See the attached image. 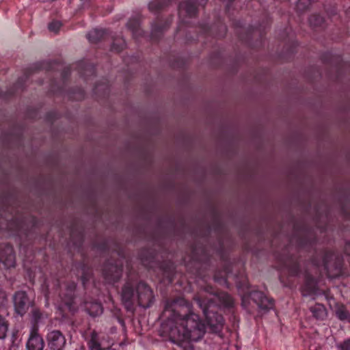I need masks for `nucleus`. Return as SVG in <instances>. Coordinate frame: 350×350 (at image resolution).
I'll use <instances>...</instances> for the list:
<instances>
[{
    "label": "nucleus",
    "instance_id": "nucleus-13",
    "mask_svg": "<svg viewBox=\"0 0 350 350\" xmlns=\"http://www.w3.org/2000/svg\"><path fill=\"white\" fill-rule=\"evenodd\" d=\"M31 317V327L30 329L36 328V330H39L38 323L40 320L43 318V313L38 308H33L30 313Z\"/></svg>",
    "mask_w": 350,
    "mask_h": 350
},
{
    "label": "nucleus",
    "instance_id": "nucleus-17",
    "mask_svg": "<svg viewBox=\"0 0 350 350\" xmlns=\"http://www.w3.org/2000/svg\"><path fill=\"white\" fill-rule=\"evenodd\" d=\"M104 36L103 30L94 29L87 35L88 39L92 43H96L100 41Z\"/></svg>",
    "mask_w": 350,
    "mask_h": 350
},
{
    "label": "nucleus",
    "instance_id": "nucleus-23",
    "mask_svg": "<svg viewBox=\"0 0 350 350\" xmlns=\"http://www.w3.org/2000/svg\"><path fill=\"white\" fill-rule=\"evenodd\" d=\"M62 27V23L58 21H53L49 24L48 28L50 31L57 33Z\"/></svg>",
    "mask_w": 350,
    "mask_h": 350
},
{
    "label": "nucleus",
    "instance_id": "nucleus-7",
    "mask_svg": "<svg viewBox=\"0 0 350 350\" xmlns=\"http://www.w3.org/2000/svg\"><path fill=\"white\" fill-rule=\"evenodd\" d=\"M134 284L127 282L122 287L121 292L122 301L127 310H133L137 301V297L134 294Z\"/></svg>",
    "mask_w": 350,
    "mask_h": 350
},
{
    "label": "nucleus",
    "instance_id": "nucleus-28",
    "mask_svg": "<svg viewBox=\"0 0 350 350\" xmlns=\"http://www.w3.org/2000/svg\"><path fill=\"white\" fill-rule=\"evenodd\" d=\"M291 271L293 273H297V265L296 264H295L293 267V268L291 269Z\"/></svg>",
    "mask_w": 350,
    "mask_h": 350
},
{
    "label": "nucleus",
    "instance_id": "nucleus-32",
    "mask_svg": "<svg viewBox=\"0 0 350 350\" xmlns=\"http://www.w3.org/2000/svg\"><path fill=\"white\" fill-rule=\"evenodd\" d=\"M88 280V278L85 276L82 277V281L83 284H85V281Z\"/></svg>",
    "mask_w": 350,
    "mask_h": 350
},
{
    "label": "nucleus",
    "instance_id": "nucleus-9",
    "mask_svg": "<svg viewBox=\"0 0 350 350\" xmlns=\"http://www.w3.org/2000/svg\"><path fill=\"white\" fill-rule=\"evenodd\" d=\"M44 341L36 328L29 329V335L26 343L27 350H43Z\"/></svg>",
    "mask_w": 350,
    "mask_h": 350
},
{
    "label": "nucleus",
    "instance_id": "nucleus-19",
    "mask_svg": "<svg viewBox=\"0 0 350 350\" xmlns=\"http://www.w3.org/2000/svg\"><path fill=\"white\" fill-rule=\"evenodd\" d=\"M87 309L91 316H97L103 312V307L99 303H92Z\"/></svg>",
    "mask_w": 350,
    "mask_h": 350
},
{
    "label": "nucleus",
    "instance_id": "nucleus-18",
    "mask_svg": "<svg viewBox=\"0 0 350 350\" xmlns=\"http://www.w3.org/2000/svg\"><path fill=\"white\" fill-rule=\"evenodd\" d=\"M336 317L342 321L347 320L350 318L349 312L343 305H340L337 307L336 310Z\"/></svg>",
    "mask_w": 350,
    "mask_h": 350
},
{
    "label": "nucleus",
    "instance_id": "nucleus-11",
    "mask_svg": "<svg viewBox=\"0 0 350 350\" xmlns=\"http://www.w3.org/2000/svg\"><path fill=\"white\" fill-rule=\"evenodd\" d=\"M251 299L261 309H270L273 306V299L266 297L260 291H254L250 293Z\"/></svg>",
    "mask_w": 350,
    "mask_h": 350
},
{
    "label": "nucleus",
    "instance_id": "nucleus-27",
    "mask_svg": "<svg viewBox=\"0 0 350 350\" xmlns=\"http://www.w3.org/2000/svg\"><path fill=\"white\" fill-rule=\"evenodd\" d=\"M345 252L350 256V241L345 246Z\"/></svg>",
    "mask_w": 350,
    "mask_h": 350
},
{
    "label": "nucleus",
    "instance_id": "nucleus-30",
    "mask_svg": "<svg viewBox=\"0 0 350 350\" xmlns=\"http://www.w3.org/2000/svg\"><path fill=\"white\" fill-rule=\"evenodd\" d=\"M323 265L325 267V269H327V259L326 258H325L323 259Z\"/></svg>",
    "mask_w": 350,
    "mask_h": 350
},
{
    "label": "nucleus",
    "instance_id": "nucleus-29",
    "mask_svg": "<svg viewBox=\"0 0 350 350\" xmlns=\"http://www.w3.org/2000/svg\"><path fill=\"white\" fill-rule=\"evenodd\" d=\"M17 332L13 333L12 338V342L14 343L15 339L16 338Z\"/></svg>",
    "mask_w": 350,
    "mask_h": 350
},
{
    "label": "nucleus",
    "instance_id": "nucleus-15",
    "mask_svg": "<svg viewBox=\"0 0 350 350\" xmlns=\"http://www.w3.org/2000/svg\"><path fill=\"white\" fill-rule=\"evenodd\" d=\"M127 27L133 35L136 36L142 35V31L139 29V19L138 18H131L127 23Z\"/></svg>",
    "mask_w": 350,
    "mask_h": 350
},
{
    "label": "nucleus",
    "instance_id": "nucleus-21",
    "mask_svg": "<svg viewBox=\"0 0 350 350\" xmlns=\"http://www.w3.org/2000/svg\"><path fill=\"white\" fill-rule=\"evenodd\" d=\"M165 5L166 4L161 0H153L149 3L148 8L151 12H157L163 9Z\"/></svg>",
    "mask_w": 350,
    "mask_h": 350
},
{
    "label": "nucleus",
    "instance_id": "nucleus-1",
    "mask_svg": "<svg viewBox=\"0 0 350 350\" xmlns=\"http://www.w3.org/2000/svg\"><path fill=\"white\" fill-rule=\"evenodd\" d=\"M165 311L170 312L173 323L167 331L174 342L198 341L206 332V325L200 317L192 312L191 305L183 297L167 301Z\"/></svg>",
    "mask_w": 350,
    "mask_h": 350
},
{
    "label": "nucleus",
    "instance_id": "nucleus-2",
    "mask_svg": "<svg viewBox=\"0 0 350 350\" xmlns=\"http://www.w3.org/2000/svg\"><path fill=\"white\" fill-rule=\"evenodd\" d=\"M194 300L202 310L211 332L221 331L224 320L223 317L215 311L214 304L218 301L226 307H231L234 304L232 297L224 292L215 293L212 287L207 286L194 297Z\"/></svg>",
    "mask_w": 350,
    "mask_h": 350
},
{
    "label": "nucleus",
    "instance_id": "nucleus-25",
    "mask_svg": "<svg viewBox=\"0 0 350 350\" xmlns=\"http://www.w3.org/2000/svg\"><path fill=\"white\" fill-rule=\"evenodd\" d=\"M125 46L124 42L121 41L120 46H116V44L115 43L112 45V50H114L117 52H120Z\"/></svg>",
    "mask_w": 350,
    "mask_h": 350
},
{
    "label": "nucleus",
    "instance_id": "nucleus-24",
    "mask_svg": "<svg viewBox=\"0 0 350 350\" xmlns=\"http://www.w3.org/2000/svg\"><path fill=\"white\" fill-rule=\"evenodd\" d=\"M340 347L342 350H350V338L344 340Z\"/></svg>",
    "mask_w": 350,
    "mask_h": 350
},
{
    "label": "nucleus",
    "instance_id": "nucleus-12",
    "mask_svg": "<svg viewBox=\"0 0 350 350\" xmlns=\"http://www.w3.org/2000/svg\"><path fill=\"white\" fill-rule=\"evenodd\" d=\"M179 10L180 12L185 11L189 16H195L197 12L196 3L193 0H187L180 4Z\"/></svg>",
    "mask_w": 350,
    "mask_h": 350
},
{
    "label": "nucleus",
    "instance_id": "nucleus-3",
    "mask_svg": "<svg viewBox=\"0 0 350 350\" xmlns=\"http://www.w3.org/2000/svg\"><path fill=\"white\" fill-rule=\"evenodd\" d=\"M14 312L19 316H24L33 304L23 291L15 292L12 297Z\"/></svg>",
    "mask_w": 350,
    "mask_h": 350
},
{
    "label": "nucleus",
    "instance_id": "nucleus-10",
    "mask_svg": "<svg viewBox=\"0 0 350 350\" xmlns=\"http://www.w3.org/2000/svg\"><path fill=\"white\" fill-rule=\"evenodd\" d=\"M122 265L107 264L103 269V275L108 282H117L122 276Z\"/></svg>",
    "mask_w": 350,
    "mask_h": 350
},
{
    "label": "nucleus",
    "instance_id": "nucleus-6",
    "mask_svg": "<svg viewBox=\"0 0 350 350\" xmlns=\"http://www.w3.org/2000/svg\"><path fill=\"white\" fill-rule=\"evenodd\" d=\"M49 348L51 350H63L66 344V339L59 330H52L46 336Z\"/></svg>",
    "mask_w": 350,
    "mask_h": 350
},
{
    "label": "nucleus",
    "instance_id": "nucleus-5",
    "mask_svg": "<svg viewBox=\"0 0 350 350\" xmlns=\"http://www.w3.org/2000/svg\"><path fill=\"white\" fill-rule=\"evenodd\" d=\"M137 301L143 308H148L153 302L154 296L151 288L145 283L139 282L136 287Z\"/></svg>",
    "mask_w": 350,
    "mask_h": 350
},
{
    "label": "nucleus",
    "instance_id": "nucleus-22",
    "mask_svg": "<svg viewBox=\"0 0 350 350\" xmlns=\"http://www.w3.org/2000/svg\"><path fill=\"white\" fill-rule=\"evenodd\" d=\"M311 5V0H299L296 4V9L298 12H304Z\"/></svg>",
    "mask_w": 350,
    "mask_h": 350
},
{
    "label": "nucleus",
    "instance_id": "nucleus-4",
    "mask_svg": "<svg viewBox=\"0 0 350 350\" xmlns=\"http://www.w3.org/2000/svg\"><path fill=\"white\" fill-rule=\"evenodd\" d=\"M75 288V283L73 282H68L63 284L59 293V296L63 303L70 312H74L76 310L74 306Z\"/></svg>",
    "mask_w": 350,
    "mask_h": 350
},
{
    "label": "nucleus",
    "instance_id": "nucleus-33",
    "mask_svg": "<svg viewBox=\"0 0 350 350\" xmlns=\"http://www.w3.org/2000/svg\"><path fill=\"white\" fill-rule=\"evenodd\" d=\"M284 267H288L289 265L287 262H285L284 265Z\"/></svg>",
    "mask_w": 350,
    "mask_h": 350
},
{
    "label": "nucleus",
    "instance_id": "nucleus-8",
    "mask_svg": "<svg viewBox=\"0 0 350 350\" xmlns=\"http://www.w3.org/2000/svg\"><path fill=\"white\" fill-rule=\"evenodd\" d=\"M111 344L109 340H105L104 335L100 336L95 330L91 332L90 338L88 342L90 350H106Z\"/></svg>",
    "mask_w": 350,
    "mask_h": 350
},
{
    "label": "nucleus",
    "instance_id": "nucleus-16",
    "mask_svg": "<svg viewBox=\"0 0 350 350\" xmlns=\"http://www.w3.org/2000/svg\"><path fill=\"white\" fill-rule=\"evenodd\" d=\"M310 311L317 319H323L326 315V310L321 304H316L310 308Z\"/></svg>",
    "mask_w": 350,
    "mask_h": 350
},
{
    "label": "nucleus",
    "instance_id": "nucleus-20",
    "mask_svg": "<svg viewBox=\"0 0 350 350\" xmlns=\"http://www.w3.org/2000/svg\"><path fill=\"white\" fill-rule=\"evenodd\" d=\"M324 23V19L320 15L314 14L309 18L310 26L314 27H321Z\"/></svg>",
    "mask_w": 350,
    "mask_h": 350
},
{
    "label": "nucleus",
    "instance_id": "nucleus-26",
    "mask_svg": "<svg viewBox=\"0 0 350 350\" xmlns=\"http://www.w3.org/2000/svg\"><path fill=\"white\" fill-rule=\"evenodd\" d=\"M9 260L10 261L9 266H14V256L12 254L9 255Z\"/></svg>",
    "mask_w": 350,
    "mask_h": 350
},
{
    "label": "nucleus",
    "instance_id": "nucleus-31",
    "mask_svg": "<svg viewBox=\"0 0 350 350\" xmlns=\"http://www.w3.org/2000/svg\"><path fill=\"white\" fill-rule=\"evenodd\" d=\"M197 1H198V4L204 5L206 0H197Z\"/></svg>",
    "mask_w": 350,
    "mask_h": 350
},
{
    "label": "nucleus",
    "instance_id": "nucleus-14",
    "mask_svg": "<svg viewBox=\"0 0 350 350\" xmlns=\"http://www.w3.org/2000/svg\"><path fill=\"white\" fill-rule=\"evenodd\" d=\"M6 312L3 308H0V339H4L7 335L9 323L5 314Z\"/></svg>",
    "mask_w": 350,
    "mask_h": 350
}]
</instances>
